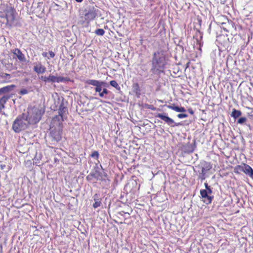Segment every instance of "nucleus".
Returning a JSON list of instances; mask_svg holds the SVG:
<instances>
[{
    "label": "nucleus",
    "instance_id": "obj_1",
    "mask_svg": "<svg viewBox=\"0 0 253 253\" xmlns=\"http://www.w3.org/2000/svg\"><path fill=\"white\" fill-rule=\"evenodd\" d=\"M0 18L6 21L5 24L9 27L17 25V13L11 4H0Z\"/></svg>",
    "mask_w": 253,
    "mask_h": 253
},
{
    "label": "nucleus",
    "instance_id": "obj_2",
    "mask_svg": "<svg viewBox=\"0 0 253 253\" xmlns=\"http://www.w3.org/2000/svg\"><path fill=\"white\" fill-rule=\"evenodd\" d=\"M44 111L37 106L29 107L26 118L30 124H36L41 120Z\"/></svg>",
    "mask_w": 253,
    "mask_h": 253
},
{
    "label": "nucleus",
    "instance_id": "obj_3",
    "mask_svg": "<svg viewBox=\"0 0 253 253\" xmlns=\"http://www.w3.org/2000/svg\"><path fill=\"white\" fill-rule=\"evenodd\" d=\"M30 124L27 122L26 114L22 113L18 115L15 119L12 125V129L16 133H19L22 130L27 128Z\"/></svg>",
    "mask_w": 253,
    "mask_h": 253
},
{
    "label": "nucleus",
    "instance_id": "obj_4",
    "mask_svg": "<svg viewBox=\"0 0 253 253\" xmlns=\"http://www.w3.org/2000/svg\"><path fill=\"white\" fill-rule=\"evenodd\" d=\"M165 57L162 51H158L153 53L152 61L153 68L157 70L164 68L165 66Z\"/></svg>",
    "mask_w": 253,
    "mask_h": 253
},
{
    "label": "nucleus",
    "instance_id": "obj_5",
    "mask_svg": "<svg viewBox=\"0 0 253 253\" xmlns=\"http://www.w3.org/2000/svg\"><path fill=\"white\" fill-rule=\"evenodd\" d=\"M85 83L95 86V91L99 93V95L101 97H103L105 94H107L109 91L106 88H103L102 86L106 84L104 82H101L95 80H88L85 82Z\"/></svg>",
    "mask_w": 253,
    "mask_h": 253
},
{
    "label": "nucleus",
    "instance_id": "obj_6",
    "mask_svg": "<svg viewBox=\"0 0 253 253\" xmlns=\"http://www.w3.org/2000/svg\"><path fill=\"white\" fill-rule=\"evenodd\" d=\"M84 11V20L87 23L94 19L97 16V10L94 6H88Z\"/></svg>",
    "mask_w": 253,
    "mask_h": 253
},
{
    "label": "nucleus",
    "instance_id": "obj_7",
    "mask_svg": "<svg viewBox=\"0 0 253 253\" xmlns=\"http://www.w3.org/2000/svg\"><path fill=\"white\" fill-rule=\"evenodd\" d=\"M217 22L222 26L223 30L226 32H229L230 26L232 27L234 26V23L232 21L229 20L225 16L221 15L219 16Z\"/></svg>",
    "mask_w": 253,
    "mask_h": 253
},
{
    "label": "nucleus",
    "instance_id": "obj_8",
    "mask_svg": "<svg viewBox=\"0 0 253 253\" xmlns=\"http://www.w3.org/2000/svg\"><path fill=\"white\" fill-rule=\"evenodd\" d=\"M156 117L161 118L171 127L177 126L180 124L179 123H174L173 119L166 115V114L159 113L157 115Z\"/></svg>",
    "mask_w": 253,
    "mask_h": 253
},
{
    "label": "nucleus",
    "instance_id": "obj_9",
    "mask_svg": "<svg viewBox=\"0 0 253 253\" xmlns=\"http://www.w3.org/2000/svg\"><path fill=\"white\" fill-rule=\"evenodd\" d=\"M62 128L50 127V134L52 138L56 141H59L62 138Z\"/></svg>",
    "mask_w": 253,
    "mask_h": 253
},
{
    "label": "nucleus",
    "instance_id": "obj_10",
    "mask_svg": "<svg viewBox=\"0 0 253 253\" xmlns=\"http://www.w3.org/2000/svg\"><path fill=\"white\" fill-rule=\"evenodd\" d=\"M64 121V118L60 117V116L56 115L54 116L50 123V127L51 128H62V123Z\"/></svg>",
    "mask_w": 253,
    "mask_h": 253
},
{
    "label": "nucleus",
    "instance_id": "obj_11",
    "mask_svg": "<svg viewBox=\"0 0 253 253\" xmlns=\"http://www.w3.org/2000/svg\"><path fill=\"white\" fill-rule=\"evenodd\" d=\"M70 79L69 77H62V76H56L51 74L49 75V83H62L69 82Z\"/></svg>",
    "mask_w": 253,
    "mask_h": 253
},
{
    "label": "nucleus",
    "instance_id": "obj_12",
    "mask_svg": "<svg viewBox=\"0 0 253 253\" xmlns=\"http://www.w3.org/2000/svg\"><path fill=\"white\" fill-rule=\"evenodd\" d=\"M68 113V109L65 107L63 103L59 105V109H58V115L60 117L66 119L67 118V114Z\"/></svg>",
    "mask_w": 253,
    "mask_h": 253
},
{
    "label": "nucleus",
    "instance_id": "obj_13",
    "mask_svg": "<svg viewBox=\"0 0 253 253\" xmlns=\"http://www.w3.org/2000/svg\"><path fill=\"white\" fill-rule=\"evenodd\" d=\"M132 91L137 98L140 97L141 95V89L138 83H134L132 84Z\"/></svg>",
    "mask_w": 253,
    "mask_h": 253
},
{
    "label": "nucleus",
    "instance_id": "obj_14",
    "mask_svg": "<svg viewBox=\"0 0 253 253\" xmlns=\"http://www.w3.org/2000/svg\"><path fill=\"white\" fill-rule=\"evenodd\" d=\"M12 52L15 55L17 58L20 62H24L26 60L24 54L21 52V51L19 48H15L13 49Z\"/></svg>",
    "mask_w": 253,
    "mask_h": 253
},
{
    "label": "nucleus",
    "instance_id": "obj_15",
    "mask_svg": "<svg viewBox=\"0 0 253 253\" xmlns=\"http://www.w3.org/2000/svg\"><path fill=\"white\" fill-rule=\"evenodd\" d=\"M10 97V95H4L0 98V113L5 108V105Z\"/></svg>",
    "mask_w": 253,
    "mask_h": 253
},
{
    "label": "nucleus",
    "instance_id": "obj_16",
    "mask_svg": "<svg viewBox=\"0 0 253 253\" xmlns=\"http://www.w3.org/2000/svg\"><path fill=\"white\" fill-rule=\"evenodd\" d=\"M101 174L99 172L97 171H95L94 172L90 173L86 177V179L87 181H91L93 179H95L96 180L100 179L101 177Z\"/></svg>",
    "mask_w": 253,
    "mask_h": 253
},
{
    "label": "nucleus",
    "instance_id": "obj_17",
    "mask_svg": "<svg viewBox=\"0 0 253 253\" xmlns=\"http://www.w3.org/2000/svg\"><path fill=\"white\" fill-rule=\"evenodd\" d=\"M34 70L37 74L43 73L46 71V67L39 63L34 66Z\"/></svg>",
    "mask_w": 253,
    "mask_h": 253
},
{
    "label": "nucleus",
    "instance_id": "obj_18",
    "mask_svg": "<svg viewBox=\"0 0 253 253\" xmlns=\"http://www.w3.org/2000/svg\"><path fill=\"white\" fill-rule=\"evenodd\" d=\"M212 168V166L210 163L205 162L204 167H202L201 169V173L204 176L202 179H205L204 176L206 174V172L208 171V170H210Z\"/></svg>",
    "mask_w": 253,
    "mask_h": 253
},
{
    "label": "nucleus",
    "instance_id": "obj_19",
    "mask_svg": "<svg viewBox=\"0 0 253 253\" xmlns=\"http://www.w3.org/2000/svg\"><path fill=\"white\" fill-rule=\"evenodd\" d=\"M167 107L169 109H170L172 110H173L177 112H186V109L184 107H178V106H175L174 104H172L170 105H168Z\"/></svg>",
    "mask_w": 253,
    "mask_h": 253
},
{
    "label": "nucleus",
    "instance_id": "obj_20",
    "mask_svg": "<svg viewBox=\"0 0 253 253\" xmlns=\"http://www.w3.org/2000/svg\"><path fill=\"white\" fill-rule=\"evenodd\" d=\"M15 87V85L12 84L10 85H7L0 88V94L5 93L9 92L13 88Z\"/></svg>",
    "mask_w": 253,
    "mask_h": 253
},
{
    "label": "nucleus",
    "instance_id": "obj_21",
    "mask_svg": "<svg viewBox=\"0 0 253 253\" xmlns=\"http://www.w3.org/2000/svg\"><path fill=\"white\" fill-rule=\"evenodd\" d=\"M15 87V85L12 84L10 85H7L0 88V94L5 93L9 92L13 88Z\"/></svg>",
    "mask_w": 253,
    "mask_h": 253
},
{
    "label": "nucleus",
    "instance_id": "obj_22",
    "mask_svg": "<svg viewBox=\"0 0 253 253\" xmlns=\"http://www.w3.org/2000/svg\"><path fill=\"white\" fill-rule=\"evenodd\" d=\"M0 76L2 79H4L5 83H8L11 82V76L10 74L6 73H1L0 74Z\"/></svg>",
    "mask_w": 253,
    "mask_h": 253
},
{
    "label": "nucleus",
    "instance_id": "obj_23",
    "mask_svg": "<svg viewBox=\"0 0 253 253\" xmlns=\"http://www.w3.org/2000/svg\"><path fill=\"white\" fill-rule=\"evenodd\" d=\"M245 163H243L241 165H237L234 168V172L237 174H240L241 172H244V167Z\"/></svg>",
    "mask_w": 253,
    "mask_h": 253
},
{
    "label": "nucleus",
    "instance_id": "obj_24",
    "mask_svg": "<svg viewBox=\"0 0 253 253\" xmlns=\"http://www.w3.org/2000/svg\"><path fill=\"white\" fill-rule=\"evenodd\" d=\"M202 199H203V202L208 205L211 203L213 199V196H211L210 195L208 194Z\"/></svg>",
    "mask_w": 253,
    "mask_h": 253
},
{
    "label": "nucleus",
    "instance_id": "obj_25",
    "mask_svg": "<svg viewBox=\"0 0 253 253\" xmlns=\"http://www.w3.org/2000/svg\"><path fill=\"white\" fill-rule=\"evenodd\" d=\"M244 173L246 174L249 175L250 173L253 172V168L249 165L246 164H244Z\"/></svg>",
    "mask_w": 253,
    "mask_h": 253
},
{
    "label": "nucleus",
    "instance_id": "obj_26",
    "mask_svg": "<svg viewBox=\"0 0 253 253\" xmlns=\"http://www.w3.org/2000/svg\"><path fill=\"white\" fill-rule=\"evenodd\" d=\"M242 114L240 110L234 109L232 111L231 116L235 119L238 118Z\"/></svg>",
    "mask_w": 253,
    "mask_h": 253
},
{
    "label": "nucleus",
    "instance_id": "obj_27",
    "mask_svg": "<svg viewBox=\"0 0 253 253\" xmlns=\"http://www.w3.org/2000/svg\"><path fill=\"white\" fill-rule=\"evenodd\" d=\"M97 196L95 195L94 196ZM94 200L95 201V203L93 204V207L95 209L100 207L101 205V202L99 199H96L94 197Z\"/></svg>",
    "mask_w": 253,
    "mask_h": 253
},
{
    "label": "nucleus",
    "instance_id": "obj_28",
    "mask_svg": "<svg viewBox=\"0 0 253 253\" xmlns=\"http://www.w3.org/2000/svg\"><path fill=\"white\" fill-rule=\"evenodd\" d=\"M110 84L116 88L117 90H120L121 89V87L117 83V82L116 81H111L110 82Z\"/></svg>",
    "mask_w": 253,
    "mask_h": 253
},
{
    "label": "nucleus",
    "instance_id": "obj_29",
    "mask_svg": "<svg viewBox=\"0 0 253 253\" xmlns=\"http://www.w3.org/2000/svg\"><path fill=\"white\" fill-rule=\"evenodd\" d=\"M94 33L97 36H103L104 35L105 32L103 29L99 28L95 30Z\"/></svg>",
    "mask_w": 253,
    "mask_h": 253
},
{
    "label": "nucleus",
    "instance_id": "obj_30",
    "mask_svg": "<svg viewBox=\"0 0 253 253\" xmlns=\"http://www.w3.org/2000/svg\"><path fill=\"white\" fill-rule=\"evenodd\" d=\"M200 194L202 198L208 195V193L206 189H201L200 191Z\"/></svg>",
    "mask_w": 253,
    "mask_h": 253
},
{
    "label": "nucleus",
    "instance_id": "obj_31",
    "mask_svg": "<svg viewBox=\"0 0 253 253\" xmlns=\"http://www.w3.org/2000/svg\"><path fill=\"white\" fill-rule=\"evenodd\" d=\"M246 121V118L241 117L239 119L238 121H237V123H239V124H243V123H245Z\"/></svg>",
    "mask_w": 253,
    "mask_h": 253
},
{
    "label": "nucleus",
    "instance_id": "obj_32",
    "mask_svg": "<svg viewBox=\"0 0 253 253\" xmlns=\"http://www.w3.org/2000/svg\"><path fill=\"white\" fill-rule=\"evenodd\" d=\"M99 156V153L97 151H94L92 154H91V157L92 158H94L96 159H98Z\"/></svg>",
    "mask_w": 253,
    "mask_h": 253
},
{
    "label": "nucleus",
    "instance_id": "obj_33",
    "mask_svg": "<svg viewBox=\"0 0 253 253\" xmlns=\"http://www.w3.org/2000/svg\"><path fill=\"white\" fill-rule=\"evenodd\" d=\"M40 79L44 83H49V76H48V77H46V76H42Z\"/></svg>",
    "mask_w": 253,
    "mask_h": 253
},
{
    "label": "nucleus",
    "instance_id": "obj_34",
    "mask_svg": "<svg viewBox=\"0 0 253 253\" xmlns=\"http://www.w3.org/2000/svg\"><path fill=\"white\" fill-rule=\"evenodd\" d=\"M248 109L250 110V112H248V115L249 117H253V108L248 107Z\"/></svg>",
    "mask_w": 253,
    "mask_h": 253
},
{
    "label": "nucleus",
    "instance_id": "obj_35",
    "mask_svg": "<svg viewBox=\"0 0 253 253\" xmlns=\"http://www.w3.org/2000/svg\"><path fill=\"white\" fill-rule=\"evenodd\" d=\"M177 117L178 118L182 119V118H187L188 117V115L186 114H178L177 115Z\"/></svg>",
    "mask_w": 253,
    "mask_h": 253
},
{
    "label": "nucleus",
    "instance_id": "obj_36",
    "mask_svg": "<svg viewBox=\"0 0 253 253\" xmlns=\"http://www.w3.org/2000/svg\"><path fill=\"white\" fill-rule=\"evenodd\" d=\"M28 93V91L26 89H22L19 91V93L21 95H24V94H27Z\"/></svg>",
    "mask_w": 253,
    "mask_h": 253
},
{
    "label": "nucleus",
    "instance_id": "obj_37",
    "mask_svg": "<svg viewBox=\"0 0 253 253\" xmlns=\"http://www.w3.org/2000/svg\"><path fill=\"white\" fill-rule=\"evenodd\" d=\"M146 107L147 109H149L151 110L155 111L156 110V108L151 105H146Z\"/></svg>",
    "mask_w": 253,
    "mask_h": 253
},
{
    "label": "nucleus",
    "instance_id": "obj_38",
    "mask_svg": "<svg viewBox=\"0 0 253 253\" xmlns=\"http://www.w3.org/2000/svg\"><path fill=\"white\" fill-rule=\"evenodd\" d=\"M49 54L51 58H54L55 56V53L52 50L49 51Z\"/></svg>",
    "mask_w": 253,
    "mask_h": 253
},
{
    "label": "nucleus",
    "instance_id": "obj_39",
    "mask_svg": "<svg viewBox=\"0 0 253 253\" xmlns=\"http://www.w3.org/2000/svg\"><path fill=\"white\" fill-rule=\"evenodd\" d=\"M206 190H207V192L208 194L211 195L212 193V190L211 188V187L209 188L206 189Z\"/></svg>",
    "mask_w": 253,
    "mask_h": 253
},
{
    "label": "nucleus",
    "instance_id": "obj_40",
    "mask_svg": "<svg viewBox=\"0 0 253 253\" xmlns=\"http://www.w3.org/2000/svg\"><path fill=\"white\" fill-rule=\"evenodd\" d=\"M188 112L191 114L194 115V111L193 110L192 108H190L188 109Z\"/></svg>",
    "mask_w": 253,
    "mask_h": 253
},
{
    "label": "nucleus",
    "instance_id": "obj_41",
    "mask_svg": "<svg viewBox=\"0 0 253 253\" xmlns=\"http://www.w3.org/2000/svg\"><path fill=\"white\" fill-rule=\"evenodd\" d=\"M42 57H46L47 56V52H43L42 53Z\"/></svg>",
    "mask_w": 253,
    "mask_h": 253
},
{
    "label": "nucleus",
    "instance_id": "obj_42",
    "mask_svg": "<svg viewBox=\"0 0 253 253\" xmlns=\"http://www.w3.org/2000/svg\"><path fill=\"white\" fill-rule=\"evenodd\" d=\"M205 186L206 189H207V188H209L210 187V186L208 185V184L207 182L205 183Z\"/></svg>",
    "mask_w": 253,
    "mask_h": 253
},
{
    "label": "nucleus",
    "instance_id": "obj_43",
    "mask_svg": "<svg viewBox=\"0 0 253 253\" xmlns=\"http://www.w3.org/2000/svg\"><path fill=\"white\" fill-rule=\"evenodd\" d=\"M249 176L253 179V172L250 173Z\"/></svg>",
    "mask_w": 253,
    "mask_h": 253
},
{
    "label": "nucleus",
    "instance_id": "obj_44",
    "mask_svg": "<svg viewBox=\"0 0 253 253\" xmlns=\"http://www.w3.org/2000/svg\"><path fill=\"white\" fill-rule=\"evenodd\" d=\"M75 0L78 2H81L83 1V0Z\"/></svg>",
    "mask_w": 253,
    "mask_h": 253
},
{
    "label": "nucleus",
    "instance_id": "obj_45",
    "mask_svg": "<svg viewBox=\"0 0 253 253\" xmlns=\"http://www.w3.org/2000/svg\"><path fill=\"white\" fill-rule=\"evenodd\" d=\"M190 152H191V153L193 152V150H192Z\"/></svg>",
    "mask_w": 253,
    "mask_h": 253
},
{
    "label": "nucleus",
    "instance_id": "obj_46",
    "mask_svg": "<svg viewBox=\"0 0 253 253\" xmlns=\"http://www.w3.org/2000/svg\"><path fill=\"white\" fill-rule=\"evenodd\" d=\"M0 187H1V184H0Z\"/></svg>",
    "mask_w": 253,
    "mask_h": 253
},
{
    "label": "nucleus",
    "instance_id": "obj_47",
    "mask_svg": "<svg viewBox=\"0 0 253 253\" xmlns=\"http://www.w3.org/2000/svg\"><path fill=\"white\" fill-rule=\"evenodd\" d=\"M0 95H1L0 93Z\"/></svg>",
    "mask_w": 253,
    "mask_h": 253
}]
</instances>
